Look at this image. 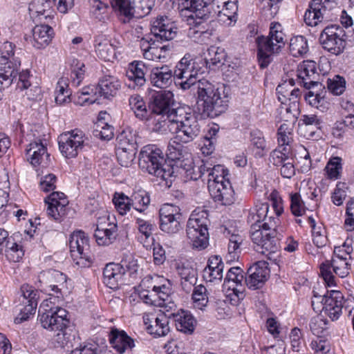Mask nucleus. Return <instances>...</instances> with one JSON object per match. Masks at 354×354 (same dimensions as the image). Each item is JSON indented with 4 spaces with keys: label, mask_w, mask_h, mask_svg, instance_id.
<instances>
[{
    "label": "nucleus",
    "mask_w": 354,
    "mask_h": 354,
    "mask_svg": "<svg viewBox=\"0 0 354 354\" xmlns=\"http://www.w3.org/2000/svg\"><path fill=\"white\" fill-rule=\"evenodd\" d=\"M268 203H258L250 210L248 222L251 224L250 237L257 245L256 250L266 256L271 255L280 248V236L277 231L280 220L268 216Z\"/></svg>",
    "instance_id": "nucleus-1"
},
{
    "label": "nucleus",
    "mask_w": 354,
    "mask_h": 354,
    "mask_svg": "<svg viewBox=\"0 0 354 354\" xmlns=\"http://www.w3.org/2000/svg\"><path fill=\"white\" fill-rule=\"evenodd\" d=\"M48 302L46 300L40 305L39 322L43 328L55 333L53 340L57 346H68L73 338V335L68 333V312L59 306L50 307Z\"/></svg>",
    "instance_id": "nucleus-2"
},
{
    "label": "nucleus",
    "mask_w": 354,
    "mask_h": 354,
    "mask_svg": "<svg viewBox=\"0 0 354 354\" xmlns=\"http://www.w3.org/2000/svg\"><path fill=\"white\" fill-rule=\"evenodd\" d=\"M195 89L198 95L197 106L203 115L213 118L227 110L229 100L223 87L202 78L198 80Z\"/></svg>",
    "instance_id": "nucleus-3"
},
{
    "label": "nucleus",
    "mask_w": 354,
    "mask_h": 354,
    "mask_svg": "<svg viewBox=\"0 0 354 354\" xmlns=\"http://www.w3.org/2000/svg\"><path fill=\"white\" fill-rule=\"evenodd\" d=\"M169 131L175 134L174 142L187 144L201 134V127L189 106L175 109L169 115Z\"/></svg>",
    "instance_id": "nucleus-4"
},
{
    "label": "nucleus",
    "mask_w": 354,
    "mask_h": 354,
    "mask_svg": "<svg viewBox=\"0 0 354 354\" xmlns=\"http://www.w3.org/2000/svg\"><path fill=\"white\" fill-rule=\"evenodd\" d=\"M139 167L144 172L160 178L167 187H170L176 178L174 167L166 162L162 150L156 145L143 147L139 154Z\"/></svg>",
    "instance_id": "nucleus-5"
},
{
    "label": "nucleus",
    "mask_w": 354,
    "mask_h": 354,
    "mask_svg": "<svg viewBox=\"0 0 354 354\" xmlns=\"http://www.w3.org/2000/svg\"><path fill=\"white\" fill-rule=\"evenodd\" d=\"M284 36L281 25L277 22H272L270 24L269 35L257 37V55L261 68L267 67L270 62V55L279 53L284 46Z\"/></svg>",
    "instance_id": "nucleus-6"
},
{
    "label": "nucleus",
    "mask_w": 354,
    "mask_h": 354,
    "mask_svg": "<svg viewBox=\"0 0 354 354\" xmlns=\"http://www.w3.org/2000/svg\"><path fill=\"white\" fill-rule=\"evenodd\" d=\"M338 12L337 0H313L304 14V21L308 26H316L333 21Z\"/></svg>",
    "instance_id": "nucleus-7"
},
{
    "label": "nucleus",
    "mask_w": 354,
    "mask_h": 354,
    "mask_svg": "<svg viewBox=\"0 0 354 354\" xmlns=\"http://www.w3.org/2000/svg\"><path fill=\"white\" fill-rule=\"evenodd\" d=\"M204 72L200 63L191 57L189 54L185 55L177 64L174 71V76L179 80L185 79L180 82V86L183 90L196 86L198 74Z\"/></svg>",
    "instance_id": "nucleus-8"
},
{
    "label": "nucleus",
    "mask_w": 354,
    "mask_h": 354,
    "mask_svg": "<svg viewBox=\"0 0 354 354\" xmlns=\"http://www.w3.org/2000/svg\"><path fill=\"white\" fill-rule=\"evenodd\" d=\"M208 189L212 198L223 205H230L234 201V191L230 181L223 174H216L214 171L209 174Z\"/></svg>",
    "instance_id": "nucleus-9"
},
{
    "label": "nucleus",
    "mask_w": 354,
    "mask_h": 354,
    "mask_svg": "<svg viewBox=\"0 0 354 354\" xmlns=\"http://www.w3.org/2000/svg\"><path fill=\"white\" fill-rule=\"evenodd\" d=\"M69 248L74 263L81 268L88 267L91 263L88 239L85 233L79 231L70 237Z\"/></svg>",
    "instance_id": "nucleus-10"
},
{
    "label": "nucleus",
    "mask_w": 354,
    "mask_h": 354,
    "mask_svg": "<svg viewBox=\"0 0 354 354\" xmlns=\"http://www.w3.org/2000/svg\"><path fill=\"white\" fill-rule=\"evenodd\" d=\"M331 268L333 272L342 278L346 277L351 269V265L347 261L346 257L337 254V248L335 249L332 259L326 261L320 266V274L328 286L335 285Z\"/></svg>",
    "instance_id": "nucleus-11"
},
{
    "label": "nucleus",
    "mask_w": 354,
    "mask_h": 354,
    "mask_svg": "<svg viewBox=\"0 0 354 354\" xmlns=\"http://www.w3.org/2000/svg\"><path fill=\"white\" fill-rule=\"evenodd\" d=\"M208 220L198 215H192L187 224V236L191 241L194 248L205 249L208 245L209 233Z\"/></svg>",
    "instance_id": "nucleus-12"
},
{
    "label": "nucleus",
    "mask_w": 354,
    "mask_h": 354,
    "mask_svg": "<svg viewBox=\"0 0 354 354\" xmlns=\"http://www.w3.org/2000/svg\"><path fill=\"white\" fill-rule=\"evenodd\" d=\"M41 290L50 295L55 294L56 297H63L62 292L66 289V276L56 270H48L40 272L38 276Z\"/></svg>",
    "instance_id": "nucleus-13"
},
{
    "label": "nucleus",
    "mask_w": 354,
    "mask_h": 354,
    "mask_svg": "<svg viewBox=\"0 0 354 354\" xmlns=\"http://www.w3.org/2000/svg\"><path fill=\"white\" fill-rule=\"evenodd\" d=\"M84 142V132L77 129L62 133L58 138L59 149L67 158L76 157L82 149Z\"/></svg>",
    "instance_id": "nucleus-14"
},
{
    "label": "nucleus",
    "mask_w": 354,
    "mask_h": 354,
    "mask_svg": "<svg viewBox=\"0 0 354 354\" xmlns=\"http://www.w3.org/2000/svg\"><path fill=\"white\" fill-rule=\"evenodd\" d=\"M180 209L171 204H164L159 210L160 229L168 234L178 233L182 229Z\"/></svg>",
    "instance_id": "nucleus-15"
},
{
    "label": "nucleus",
    "mask_w": 354,
    "mask_h": 354,
    "mask_svg": "<svg viewBox=\"0 0 354 354\" xmlns=\"http://www.w3.org/2000/svg\"><path fill=\"white\" fill-rule=\"evenodd\" d=\"M183 106L174 101V94L171 91H162L152 96L149 109L152 113L161 115L162 118L166 116L168 120L167 124H169L171 113L175 109Z\"/></svg>",
    "instance_id": "nucleus-16"
},
{
    "label": "nucleus",
    "mask_w": 354,
    "mask_h": 354,
    "mask_svg": "<svg viewBox=\"0 0 354 354\" xmlns=\"http://www.w3.org/2000/svg\"><path fill=\"white\" fill-rule=\"evenodd\" d=\"M342 30L337 25L326 26L322 32L319 41L322 47L334 55L343 52L346 41L342 38Z\"/></svg>",
    "instance_id": "nucleus-17"
},
{
    "label": "nucleus",
    "mask_w": 354,
    "mask_h": 354,
    "mask_svg": "<svg viewBox=\"0 0 354 354\" xmlns=\"http://www.w3.org/2000/svg\"><path fill=\"white\" fill-rule=\"evenodd\" d=\"M245 281L242 270L239 267H232L229 269L227 275L224 279L223 287L227 290V296L232 301H235L234 297L237 301L243 299L245 297V288L242 282Z\"/></svg>",
    "instance_id": "nucleus-18"
},
{
    "label": "nucleus",
    "mask_w": 354,
    "mask_h": 354,
    "mask_svg": "<svg viewBox=\"0 0 354 354\" xmlns=\"http://www.w3.org/2000/svg\"><path fill=\"white\" fill-rule=\"evenodd\" d=\"M21 292L24 308L20 309V313L15 319L17 324L26 321L30 315L35 314L39 297L38 290L28 284L21 286Z\"/></svg>",
    "instance_id": "nucleus-19"
},
{
    "label": "nucleus",
    "mask_w": 354,
    "mask_h": 354,
    "mask_svg": "<svg viewBox=\"0 0 354 354\" xmlns=\"http://www.w3.org/2000/svg\"><path fill=\"white\" fill-rule=\"evenodd\" d=\"M151 32L156 39L169 41L176 37L177 27L168 17L160 15L151 21Z\"/></svg>",
    "instance_id": "nucleus-20"
},
{
    "label": "nucleus",
    "mask_w": 354,
    "mask_h": 354,
    "mask_svg": "<svg viewBox=\"0 0 354 354\" xmlns=\"http://www.w3.org/2000/svg\"><path fill=\"white\" fill-rule=\"evenodd\" d=\"M47 205L46 212L49 217L56 221L61 222L66 214V206L68 204L63 192H53L44 200Z\"/></svg>",
    "instance_id": "nucleus-21"
},
{
    "label": "nucleus",
    "mask_w": 354,
    "mask_h": 354,
    "mask_svg": "<svg viewBox=\"0 0 354 354\" xmlns=\"http://www.w3.org/2000/svg\"><path fill=\"white\" fill-rule=\"evenodd\" d=\"M297 76V83L306 88L322 87V84L317 80L319 74L317 73L316 63L313 61L303 62L298 67Z\"/></svg>",
    "instance_id": "nucleus-22"
},
{
    "label": "nucleus",
    "mask_w": 354,
    "mask_h": 354,
    "mask_svg": "<svg viewBox=\"0 0 354 354\" xmlns=\"http://www.w3.org/2000/svg\"><path fill=\"white\" fill-rule=\"evenodd\" d=\"M270 270L266 261H259L248 270L245 283L250 289L261 288L269 277Z\"/></svg>",
    "instance_id": "nucleus-23"
},
{
    "label": "nucleus",
    "mask_w": 354,
    "mask_h": 354,
    "mask_svg": "<svg viewBox=\"0 0 354 354\" xmlns=\"http://www.w3.org/2000/svg\"><path fill=\"white\" fill-rule=\"evenodd\" d=\"M212 0H185V7L186 10L192 12L190 15L189 19L195 20L196 26L200 25L203 20L207 19L211 12L209 6Z\"/></svg>",
    "instance_id": "nucleus-24"
},
{
    "label": "nucleus",
    "mask_w": 354,
    "mask_h": 354,
    "mask_svg": "<svg viewBox=\"0 0 354 354\" xmlns=\"http://www.w3.org/2000/svg\"><path fill=\"white\" fill-rule=\"evenodd\" d=\"M126 270L123 265L109 263L106 265L103 270L104 283L111 289H117L123 284V277Z\"/></svg>",
    "instance_id": "nucleus-25"
},
{
    "label": "nucleus",
    "mask_w": 354,
    "mask_h": 354,
    "mask_svg": "<svg viewBox=\"0 0 354 354\" xmlns=\"http://www.w3.org/2000/svg\"><path fill=\"white\" fill-rule=\"evenodd\" d=\"M26 156L30 164L34 167L38 165L46 167L50 162V155L47 153V149L41 140H35L29 144L26 149Z\"/></svg>",
    "instance_id": "nucleus-26"
},
{
    "label": "nucleus",
    "mask_w": 354,
    "mask_h": 354,
    "mask_svg": "<svg viewBox=\"0 0 354 354\" xmlns=\"http://www.w3.org/2000/svg\"><path fill=\"white\" fill-rule=\"evenodd\" d=\"M174 72L167 65L154 67L151 70L149 80L151 84L160 88L169 86L172 82Z\"/></svg>",
    "instance_id": "nucleus-27"
},
{
    "label": "nucleus",
    "mask_w": 354,
    "mask_h": 354,
    "mask_svg": "<svg viewBox=\"0 0 354 354\" xmlns=\"http://www.w3.org/2000/svg\"><path fill=\"white\" fill-rule=\"evenodd\" d=\"M21 66L19 59H5L0 58V83H4L6 86L10 85L17 76Z\"/></svg>",
    "instance_id": "nucleus-28"
},
{
    "label": "nucleus",
    "mask_w": 354,
    "mask_h": 354,
    "mask_svg": "<svg viewBox=\"0 0 354 354\" xmlns=\"http://www.w3.org/2000/svg\"><path fill=\"white\" fill-rule=\"evenodd\" d=\"M171 317L178 331L187 334H192L194 332L196 320L189 311L180 310L176 313H171Z\"/></svg>",
    "instance_id": "nucleus-29"
},
{
    "label": "nucleus",
    "mask_w": 354,
    "mask_h": 354,
    "mask_svg": "<svg viewBox=\"0 0 354 354\" xmlns=\"http://www.w3.org/2000/svg\"><path fill=\"white\" fill-rule=\"evenodd\" d=\"M224 264L219 256H212L203 270V278L207 282L219 283L223 279Z\"/></svg>",
    "instance_id": "nucleus-30"
},
{
    "label": "nucleus",
    "mask_w": 354,
    "mask_h": 354,
    "mask_svg": "<svg viewBox=\"0 0 354 354\" xmlns=\"http://www.w3.org/2000/svg\"><path fill=\"white\" fill-rule=\"evenodd\" d=\"M109 342L119 353H123L126 350L134 346V342L124 330L113 328L109 333Z\"/></svg>",
    "instance_id": "nucleus-31"
},
{
    "label": "nucleus",
    "mask_w": 354,
    "mask_h": 354,
    "mask_svg": "<svg viewBox=\"0 0 354 354\" xmlns=\"http://www.w3.org/2000/svg\"><path fill=\"white\" fill-rule=\"evenodd\" d=\"M148 71L147 66L142 61H134L129 66L127 77L133 82V87H140L146 82L145 74Z\"/></svg>",
    "instance_id": "nucleus-32"
},
{
    "label": "nucleus",
    "mask_w": 354,
    "mask_h": 354,
    "mask_svg": "<svg viewBox=\"0 0 354 354\" xmlns=\"http://www.w3.org/2000/svg\"><path fill=\"white\" fill-rule=\"evenodd\" d=\"M54 35L53 28L48 25H37L32 30L33 46L39 49L47 46Z\"/></svg>",
    "instance_id": "nucleus-33"
},
{
    "label": "nucleus",
    "mask_w": 354,
    "mask_h": 354,
    "mask_svg": "<svg viewBox=\"0 0 354 354\" xmlns=\"http://www.w3.org/2000/svg\"><path fill=\"white\" fill-rule=\"evenodd\" d=\"M171 319V313H162L158 315L154 319L153 324L147 326V332L156 337L165 336L170 330L169 324Z\"/></svg>",
    "instance_id": "nucleus-34"
},
{
    "label": "nucleus",
    "mask_w": 354,
    "mask_h": 354,
    "mask_svg": "<svg viewBox=\"0 0 354 354\" xmlns=\"http://www.w3.org/2000/svg\"><path fill=\"white\" fill-rule=\"evenodd\" d=\"M98 93L104 98L115 96L121 86L120 82L113 76L104 77L98 83Z\"/></svg>",
    "instance_id": "nucleus-35"
},
{
    "label": "nucleus",
    "mask_w": 354,
    "mask_h": 354,
    "mask_svg": "<svg viewBox=\"0 0 354 354\" xmlns=\"http://www.w3.org/2000/svg\"><path fill=\"white\" fill-rule=\"evenodd\" d=\"M129 198L131 205L139 212H144L150 203L148 193L141 188L135 189Z\"/></svg>",
    "instance_id": "nucleus-36"
},
{
    "label": "nucleus",
    "mask_w": 354,
    "mask_h": 354,
    "mask_svg": "<svg viewBox=\"0 0 354 354\" xmlns=\"http://www.w3.org/2000/svg\"><path fill=\"white\" fill-rule=\"evenodd\" d=\"M129 104L137 118L142 120L148 118L149 111L146 103L140 95H131L129 99Z\"/></svg>",
    "instance_id": "nucleus-37"
},
{
    "label": "nucleus",
    "mask_w": 354,
    "mask_h": 354,
    "mask_svg": "<svg viewBox=\"0 0 354 354\" xmlns=\"http://www.w3.org/2000/svg\"><path fill=\"white\" fill-rule=\"evenodd\" d=\"M118 145L116 149L129 151L133 149V152H137V142L135 134L130 130H124L117 137Z\"/></svg>",
    "instance_id": "nucleus-38"
},
{
    "label": "nucleus",
    "mask_w": 354,
    "mask_h": 354,
    "mask_svg": "<svg viewBox=\"0 0 354 354\" xmlns=\"http://www.w3.org/2000/svg\"><path fill=\"white\" fill-rule=\"evenodd\" d=\"M71 91L68 88V79L60 78L56 85L55 100L57 104L62 105L71 102Z\"/></svg>",
    "instance_id": "nucleus-39"
},
{
    "label": "nucleus",
    "mask_w": 354,
    "mask_h": 354,
    "mask_svg": "<svg viewBox=\"0 0 354 354\" xmlns=\"http://www.w3.org/2000/svg\"><path fill=\"white\" fill-rule=\"evenodd\" d=\"M290 147H278L273 150L269 157V161L277 167H282L283 165L287 163L288 159H292Z\"/></svg>",
    "instance_id": "nucleus-40"
},
{
    "label": "nucleus",
    "mask_w": 354,
    "mask_h": 354,
    "mask_svg": "<svg viewBox=\"0 0 354 354\" xmlns=\"http://www.w3.org/2000/svg\"><path fill=\"white\" fill-rule=\"evenodd\" d=\"M225 57L224 50L218 47L211 46L207 50V54L205 57V60L202 64H205L209 68H213L218 64H222Z\"/></svg>",
    "instance_id": "nucleus-41"
},
{
    "label": "nucleus",
    "mask_w": 354,
    "mask_h": 354,
    "mask_svg": "<svg viewBox=\"0 0 354 354\" xmlns=\"http://www.w3.org/2000/svg\"><path fill=\"white\" fill-rule=\"evenodd\" d=\"M98 93V86L84 87L81 91L77 92V99L76 103L84 106L86 104H92L98 102L97 93Z\"/></svg>",
    "instance_id": "nucleus-42"
},
{
    "label": "nucleus",
    "mask_w": 354,
    "mask_h": 354,
    "mask_svg": "<svg viewBox=\"0 0 354 354\" xmlns=\"http://www.w3.org/2000/svg\"><path fill=\"white\" fill-rule=\"evenodd\" d=\"M152 292L159 299L158 306L162 307H169L171 309L175 306L173 302H171V288L169 286L163 284L160 286H154Z\"/></svg>",
    "instance_id": "nucleus-43"
},
{
    "label": "nucleus",
    "mask_w": 354,
    "mask_h": 354,
    "mask_svg": "<svg viewBox=\"0 0 354 354\" xmlns=\"http://www.w3.org/2000/svg\"><path fill=\"white\" fill-rule=\"evenodd\" d=\"M227 236L229 239L228 243V258L230 260H233L238 258V254L240 252V245L243 242V237L238 233H231L228 230H225Z\"/></svg>",
    "instance_id": "nucleus-44"
},
{
    "label": "nucleus",
    "mask_w": 354,
    "mask_h": 354,
    "mask_svg": "<svg viewBox=\"0 0 354 354\" xmlns=\"http://www.w3.org/2000/svg\"><path fill=\"white\" fill-rule=\"evenodd\" d=\"M95 51L97 56L104 61L113 62L115 58V47L106 39L96 44Z\"/></svg>",
    "instance_id": "nucleus-45"
},
{
    "label": "nucleus",
    "mask_w": 354,
    "mask_h": 354,
    "mask_svg": "<svg viewBox=\"0 0 354 354\" xmlns=\"http://www.w3.org/2000/svg\"><path fill=\"white\" fill-rule=\"evenodd\" d=\"M178 272L181 278V285L183 288L189 290L197 281L196 270L185 266L178 267Z\"/></svg>",
    "instance_id": "nucleus-46"
},
{
    "label": "nucleus",
    "mask_w": 354,
    "mask_h": 354,
    "mask_svg": "<svg viewBox=\"0 0 354 354\" xmlns=\"http://www.w3.org/2000/svg\"><path fill=\"white\" fill-rule=\"evenodd\" d=\"M290 53L294 57L301 56L308 52L307 40L303 36L299 35L290 39L289 45Z\"/></svg>",
    "instance_id": "nucleus-47"
},
{
    "label": "nucleus",
    "mask_w": 354,
    "mask_h": 354,
    "mask_svg": "<svg viewBox=\"0 0 354 354\" xmlns=\"http://www.w3.org/2000/svg\"><path fill=\"white\" fill-rule=\"evenodd\" d=\"M4 248H6V255L10 261L18 262L24 254L22 247L15 243L12 237L8 236Z\"/></svg>",
    "instance_id": "nucleus-48"
},
{
    "label": "nucleus",
    "mask_w": 354,
    "mask_h": 354,
    "mask_svg": "<svg viewBox=\"0 0 354 354\" xmlns=\"http://www.w3.org/2000/svg\"><path fill=\"white\" fill-rule=\"evenodd\" d=\"M134 218L136 219V227L140 234L138 239L143 244V236L145 239L150 238L152 236L154 225L149 220H146L139 216H134Z\"/></svg>",
    "instance_id": "nucleus-49"
},
{
    "label": "nucleus",
    "mask_w": 354,
    "mask_h": 354,
    "mask_svg": "<svg viewBox=\"0 0 354 354\" xmlns=\"http://www.w3.org/2000/svg\"><path fill=\"white\" fill-rule=\"evenodd\" d=\"M111 5L127 19H123L124 23L129 21L136 12L135 6H132L130 0H112Z\"/></svg>",
    "instance_id": "nucleus-50"
},
{
    "label": "nucleus",
    "mask_w": 354,
    "mask_h": 354,
    "mask_svg": "<svg viewBox=\"0 0 354 354\" xmlns=\"http://www.w3.org/2000/svg\"><path fill=\"white\" fill-rule=\"evenodd\" d=\"M113 202L122 215L125 214L132 206L130 198L123 193H115L113 198Z\"/></svg>",
    "instance_id": "nucleus-51"
},
{
    "label": "nucleus",
    "mask_w": 354,
    "mask_h": 354,
    "mask_svg": "<svg viewBox=\"0 0 354 354\" xmlns=\"http://www.w3.org/2000/svg\"><path fill=\"white\" fill-rule=\"evenodd\" d=\"M342 159L339 157H333L327 163L325 170L330 179H337L342 171Z\"/></svg>",
    "instance_id": "nucleus-52"
},
{
    "label": "nucleus",
    "mask_w": 354,
    "mask_h": 354,
    "mask_svg": "<svg viewBox=\"0 0 354 354\" xmlns=\"http://www.w3.org/2000/svg\"><path fill=\"white\" fill-rule=\"evenodd\" d=\"M192 299L195 305L202 309L203 307L205 306L208 302V297L207 295V289L203 285H199L194 287Z\"/></svg>",
    "instance_id": "nucleus-53"
},
{
    "label": "nucleus",
    "mask_w": 354,
    "mask_h": 354,
    "mask_svg": "<svg viewBox=\"0 0 354 354\" xmlns=\"http://www.w3.org/2000/svg\"><path fill=\"white\" fill-rule=\"evenodd\" d=\"M327 86L329 91L333 94L339 95L345 90L346 81L344 77L336 75L333 79L328 80Z\"/></svg>",
    "instance_id": "nucleus-54"
},
{
    "label": "nucleus",
    "mask_w": 354,
    "mask_h": 354,
    "mask_svg": "<svg viewBox=\"0 0 354 354\" xmlns=\"http://www.w3.org/2000/svg\"><path fill=\"white\" fill-rule=\"evenodd\" d=\"M53 5V1L51 0H33L30 4L29 10L37 15H44L51 9Z\"/></svg>",
    "instance_id": "nucleus-55"
},
{
    "label": "nucleus",
    "mask_w": 354,
    "mask_h": 354,
    "mask_svg": "<svg viewBox=\"0 0 354 354\" xmlns=\"http://www.w3.org/2000/svg\"><path fill=\"white\" fill-rule=\"evenodd\" d=\"M322 300L330 305L331 307L336 308V306H338V308L342 309L345 302L342 293L336 290H331L326 295H324Z\"/></svg>",
    "instance_id": "nucleus-56"
},
{
    "label": "nucleus",
    "mask_w": 354,
    "mask_h": 354,
    "mask_svg": "<svg viewBox=\"0 0 354 354\" xmlns=\"http://www.w3.org/2000/svg\"><path fill=\"white\" fill-rule=\"evenodd\" d=\"M202 162V165H201L198 168L200 172L199 178L208 181L209 178V174H211L212 171H214V176H216V174H221V172L223 173V168L219 165L212 167V165L208 162H204L203 160Z\"/></svg>",
    "instance_id": "nucleus-57"
},
{
    "label": "nucleus",
    "mask_w": 354,
    "mask_h": 354,
    "mask_svg": "<svg viewBox=\"0 0 354 354\" xmlns=\"http://www.w3.org/2000/svg\"><path fill=\"white\" fill-rule=\"evenodd\" d=\"M288 102L289 103L288 104L286 102L282 104L283 106L281 107V113L282 114V111L284 110L287 114L286 120H295L297 118L300 112L299 100H295V97H294L293 101Z\"/></svg>",
    "instance_id": "nucleus-58"
},
{
    "label": "nucleus",
    "mask_w": 354,
    "mask_h": 354,
    "mask_svg": "<svg viewBox=\"0 0 354 354\" xmlns=\"http://www.w3.org/2000/svg\"><path fill=\"white\" fill-rule=\"evenodd\" d=\"M290 209L295 216H300L305 213L306 207L299 194H292L290 195Z\"/></svg>",
    "instance_id": "nucleus-59"
},
{
    "label": "nucleus",
    "mask_w": 354,
    "mask_h": 354,
    "mask_svg": "<svg viewBox=\"0 0 354 354\" xmlns=\"http://www.w3.org/2000/svg\"><path fill=\"white\" fill-rule=\"evenodd\" d=\"M97 129L95 130L94 134L102 140H109L113 137V127L105 122H100L97 124Z\"/></svg>",
    "instance_id": "nucleus-60"
},
{
    "label": "nucleus",
    "mask_w": 354,
    "mask_h": 354,
    "mask_svg": "<svg viewBox=\"0 0 354 354\" xmlns=\"http://www.w3.org/2000/svg\"><path fill=\"white\" fill-rule=\"evenodd\" d=\"M156 0H136L135 12L138 17H142L151 12Z\"/></svg>",
    "instance_id": "nucleus-61"
},
{
    "label": "nucleus",
    "mask_w": 354,
    "mask_h": 354,
    "mask_svg": "<svg viewBox=\"0 0 354 354\" xmlns=\"http://www.w3.org/2000/svg\"><path fill=\"white\" fill-rule=\"evenodd\" d=\"M137 152L116 149V156L120 165L122 167H128L131 165L136 158Z\"/></svg>",
    "instance_id": "nucleus-62"
},
{
    "label": "nucleus",
    "mask_w": 354,
    "mask_h": 354,
    "mask_svg": "<svg viewBox=\"0 0 354 354\" xmlns=\"http://www.w3.org/2000/svg\"><path fill=\"white\" fill-rule=\"evenodd\" d=\"M346 189L347 187L344 183H338L337 184L332 195V200L335 205L339 206L343 204L344 200L346 196Z\"/></svg>",
    "instance_id": "nucleus-63"
},
{
    "label": "nucleus",
    "mask_w": 354,
    "mask_h": 354,
    "mask_svg": "<svg viewBox=\"0 0 354 354\" xmlns=\"http://www.w3.org/2000/svg\"><path fill=\"white\" fill-rule=\"evenodd\" d=\"M310 346L315 354H326L330 349L329 342L319 337L312 341Z\"/></svg>",
    "instance_id": "nucleus-64"
}]
</instances>
